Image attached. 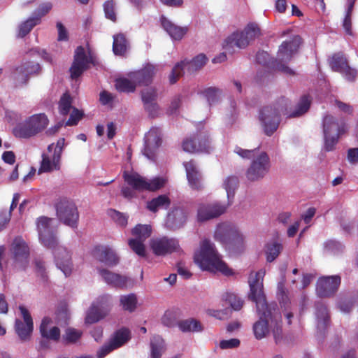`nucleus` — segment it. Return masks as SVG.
Returning a JSON list of instances; mask_svg holds the SVG:
<instances>
[{
	"label": "nucleus",
	"instance_id": "obj_1",
	"mask_svg": "<svg viewBox=\"0 0 358 358\" xmlns=\"http://www.w3.org/2000/svg\"><path fill=\"white\" fill-rule=\"evenodd\" d=\"M52 220L45 216L37 219L39 240L45 247L53 250L57 267L67 277L72 271L71 255L65 248L58 246L57 238L50 227Z\"/></svg>",
	"mask_w": 358,
	"mask_h": 358
},
{
	"label": "nucleus",
	"instance_id": "obj_2",
	"mask_svg": "<svg viewBox=\"0 0 358 358\" xmlns=\"http://www.w3.org/2000/svg\"><path fill=\"white\" fill-rule=\"evenodd\" d=\"M301 43V38L295 35L290 39L283 41L279 46L277 59H271L267 52L259 51L256 55L257 62L286 74L294 75V71L282 62H287L291 60L294 54L297 52Z\"/></svg>",
	"mask_w": 358,
	"mask_h": 358
},
{
	"label": "nucleus",
	"instance_id": "obj_3",
	"mask_svg": "<svg viewBox=\"0 0 358 358\" xmlns=\"http://www.w3.org/2000/svg\"><path fill=\"white\" fill-rule=\"evenodd\" d=\"M259 320L253 324V332L257 339L266 337L272 331L275 341L278 343L282 338V316L276 307L257 310Z\"/></svg>",
	"mask_w": 358,
	"mask_h": 358
},
{
	"label": "nucleus",
	"instance_id": "obj_4",
	"mask_svg": "<svg viewBox=\"0 0 358 358\" xmlns=\"http://www.w3.org/2000/svg\"><path fill=\"white\" fill-rule=\"evenodd\" d=\"M194 262L203 269L220 271L224 275L233 274L232 270L222 260L215 245L208 239H204L200 244L199 250L194 255Z\"/></svg>",
	"mask_w": 358,
	"mask_h": 358
},
{
	"label": "nucleus",
	"instance_id": "obj_5",
	"mask_svg": "<svg viewBox=\"0 0 358 358\" xmlns=\"http://www.w3.org/2000/svg\"><path fill=\"white\" fill-rule=\"evenodd\" d=\"M214 238L226 250L234 255L241 254L246 248L245 236L236 227L230 223L219 224L215 231Z\"/></svg>",
	"mask_w": 358,
	"mask_h": 358
},
{
	"label": "nucleus",
	"instance_id": "obj_6",
	"mask_svg": "<svg viewBox=\"0 0 358 358\" xmlns=\"http://www.w3.org/2000/svg\"><path fill=\"white\" fill-rule=\"evenodd\" d=\"M324 149L327 152L335 150L341 136L346 131V125L331 115H325L322 119Z\"/></svg>",
	"mask_w": 358,
	"mask_h": 358
},
{
	"label": "nucleus",
	"instance_id": "obj_7",
	"mask_svg": "<svg viewBox=\"0 0 358 358\" xmlns=\"http://www.w3.org/2000/svg\"><path fill=\"white\" fill-rule=\"evenodd\" d=\"M48 124L49 120L45 113L34 114L15 127L13 133L17 137L29 138L43 131Z\"/></svg>",
	"mask_w": 358,
	"mask_h": 358
},
{
	"label": "nucleus",
	"instance_id": "obj_8",
	"mask_svg": "<svg viewBox=\"0 0 358 358\" xmlns=\"http://www.w3.org/2000/svg\"><path fill=\"white\" fill-rule=\"evenodd\" d=\"M263 275L264 273L261 271L251 273L248 279L250 292L248 298L256 303L257 310L276 307L275 305L268 304L266 302V295L264 292Z\"/></svg>",
	"mask_w": 358,
	"mask_h": 358
},
{
	"label": "nucleus",
	"instance_id": "obj_9",
	"mask_svg": "<svg viewBox=\"0 0 358 358\" xmlns=\"http://www.w3.org/2000/svg\"><path fill=\"white\" fill-rule=\"evenodd\" d=\"M123 178L128 185L137 191L155 192L162 188L166 182L162 178L147 180L137 173H129L127 171L124 172Z\"/></svg>",
	"mask_w": 358,
	"mask_h": 358
},
{
	"label": "nucleus",
	"instance_id": "obj_10",
	"mask_svg": "<svg viewBox=\"0 0 358 358\" xmlns=\"http://www.w3.org/2000/svg\"><path fill=\"white\" fill-rule=\"evenodd\" d=\"M260 34V29L255 24L251 23L241 32H234L225 40L224 48L226 50L236 46L238 48H245L251 41H253Z\"/></svg>",
	"mask_w": 358,
	"mask_h": 358
},
{
	"label": "nucleus",
	"instance_id": "obj_11",
	"mask_svg": "<svg viewBox=\"0 0 358 358\" xmlns=\"http://www.w3.org/2000/svg\"><path fill=\"white\" fill-rule=\"evenodd\" d=\"M182 147L184 151L209 153L212 149L211 141L207 131H199L183 140Z\"/></svg>",
	"mask_w": 358,
	"mask_h": 358
},
{
	"label": "nucleus",
	"instance_id": "obj_12",
	"mask_svg": "<svg viewBox=\"0 0 358 358\" xmlns=\"http://www.w3.org/2000/svg\"><path fill=\"white\" fill-rule=\"evenodd\" d=\"M56 213L59 220L71 228H77L79 213L76 204L67 199H60L56 204Z\"/></svg>",
	"mask_w": 358,
	"mask_h": 358
},
{
	"label": "nucleus",
	"instance_id": "obj_13",
	"mask_svg": "<svg viewBox=\"0 0 358 358\" xmlns=\"http://www.w3.org/2000/svg\"><path fill=\"white\" fill-rule=\"evenodd\" d=\"M111 310L110 296L104 294L99 296L88 309L85 322L92 324L106 317Z\"/></svg>",
	"mask_w": 358,
	"mask_h": 358
},
{
	"label": "nucleus",
	"instance_id": "obj_14",
	"mask_svg": "<svg viewBox=\"0 0 358 358\" xmlns=\"http://www.w3.org/2000/svg\"><path fill=\"white\" fill-rule=\"evenodd\" d=\"M208 62L206 55L201 53L194 57L192 60H184L178 63L173 68L169 76L171 84L176 83L183 73V69H185L189 73H193L200 70Z\"/></svg>",
	"mask_w": 358,
	"mask_h": 358
},
{
	"label": "nucleus",
	"instance_id": "obj_15",
	"mask_svg": "<svg viewBox=\"0 0 358 358\" xmlns=\"http://www.w3.org/2000/svg\"><path fill=\"white\" fill-rule=\"evenodd\" d=\"M10 252L14 268L20 271L25 270L29 264V248L22 237L17 236L14 238Z\"/></svg>",
	"mask_w": 358,
	"mask_h": 358
},
{
	"label": "nucleus",
	"instance_id": "obj_16",
	"mask_svg": "<svg viewBox=\"0 0 358 358\" xmlns=\"http://www.w3.org/2000/svg\"><path fill=\"white\" fill-rule=\"evenodd\" d=\"M270 159L266 152H262L252 160L246 171V178L250 181H257L263 178L269 171Z\"/></svg>",
	"mask_w": 358,
	"mask_h": 358
},
{
	"label": "nucleus",
	"instance_id": "obj_17",
	"mask_svg": "<svg viewBox=\"0 0 358 358\" xmlns=\"http://www.w3.org/2000/svg\"><path fill=\"white\" fill-rule=\"evenodd\" d=\"M90 64L95 65L93 57L87 56L83 46L77 47L74 53L73 62L69 70L71 78L72 79L78 78L85 71L89 69Z\"/></svg>",
	"mask_w": 358,
	"mask_h": 358
},
{
	"label": "nucleus",
	"instance_id": "obj_18",
	"mask_svg": "<svg viewBox=\"0 0 358 358\" xmlns=\"http://www.w3.org/2000/svg\"><path fill=\"white\" fill-rule=\"evenodd\" d=\"M259 120L264 134L268 136L273 134L280 123V117L269 106H264L259 110Z\"/></svg>",
	"mask_w": 358,
	"mask_h": 358
},
{
	"label": "nucleus",
	"instance_id": "obj_19",
	"mask_svg": "<svg viewBox=\"0 0 358 358\" xmlns=\"http://www.w3.org/2000/svg\"><path fill=\"white\" fill-rule=\"evenodd\" d=\"M329 64L334 71L341 73L348 81L355 80L357 71L349 66L348 59L343 52L334 53L330 59Z\"/></svg>",
	"mask_w": 358,
	"mask_h": 358
},
{
	"label": "nucleus",
	"instance_id": "obj_20",
	"mask_svg": "<svg viewBox=\"0 0 358 358\" xmlns=\"http://www.w3.org/2000/svg\"><path fill=\"white\" fill-rule=\"evenodd\" d=\"M162 131L157 127H152L145 136L143 155L150 160H155L157 150L162 144Z\"/></svg>",
	"mask_w": 358,
	"mask_h": 358
},
{
	"label": "nucleus",
	"instance_id": "obj_21",
	"mask_svg": "<svg viewBox=\"0 0 358 358\" xmlns=\"http://www.w3.org/2000/svg\"><path fill=\"white\" fill-rule=\"evenodd\" d=\"M150 248L157 256L166 255L180 250L178 241L166 236L152 239Z\"/></svg>",
	"mask_w": 358,
	"mask_h": 358
},
{
	"label": "nucleus",
	"instance_id": "obj_22",
	"mask_svg": "<svg viewBox=\"0 0 358 358\" xmlns=\"http://www.w3.org/2000/svg\"><path fill=\"white\" fill-rule=\"evenodd\" d=\"M341 279L338 275L323 276L318 279L317 282V292L320 296H330L338 290Z\"/></svg>",
	"mask_w": 358,
	"mask_h": 358
},
{
	"label": "nucleus",
	"instance_id": "obj_23",
	"mask_svg": "<svg viewBox=\"0 0 358 358\" xmlns=\"http://www.w3.org/2000/svg\"><path fill=\"white\" fill-rule=\"evenodd\" d=\"M227 206L219 203L211 204H202L197 210V221L203 222L217 218L224 214L227 210Z\"/></svg>",
	"mask_w": 358,
	"mask_h": 358
},
{
	"label": "nucleus",
	"instance_id": "obj_24",
	"mask_svg": "<svg viewBox=\"0 0 358 358\" xmlns=\"http://www.w3.org/2000/svg\"><path fill=\"white\" fill-rule=\"evenodd\" d=\"M187 220V212L180 206L173 207L168 213L165 225L170 230H176L182 228Z\"/></svg>",
	"mask_w": 358,
	"mask_h": 358
},
{
	"label": "nucleus",
	"instance_id": "obj_25",
	"mask_svg": "<svg viewBox=\"0 0 358 358\" xmlns=\"http://www.w3.org/2000/svg\"><path fill=\"white\" fill-rule=\"evenodd\" d=\"M93 257L99 262L113 267L118 264L120 259L115 252L109 246L97 245L92 250Z\"/></svg>",
	"mask_w": 358,
	"mask_h": 358
},
{
	"label": "nucleus",
	"instance_id": "obj_26",
	"mask_svg": "<svg viewBox=\"0 0 358 358\" xmlns=\"http://www.w3.org/2000/svg\"><path fill=\"white\" fill-rule=\"evenodd\" d=\"M41 70L38 63L26 62L15 69L14 78L20 84L26 85L29 79V76L38 75Z\"/></svg>",
	"mask_w": 358,
	"mask_h": 358
},
{
	"label": "nucleus",
	"instance_id": "obj_27",
	"mask_svg": "<svg viewBox=\"0 0 358 358\" xmlns=\"http://www.w3.org/2000/svg\"><path fill=\"white\" fill-rule=\"evenodd\" d=\"M188 183L192 189L195 190H201L203 187L202 184L201 174L196 167V164L194 160H190L183 164Z\"/></svg>",
	"mask_w": 358,
	"mask_h": 358
},
{
	"label": "nucleus",
	"instance_id": "obj_28",
	"mask_svg": "<svg viewBox=\"0 0 358 358\" xmlns=\"http://www.w3.org/2000/svg\"><path fill=\"white\" fill-rule=\"evenodd\" d=\"M62 155V148L59 151L54 150L52 156H49L45 153L42 154V160L41 162L39 173H49L53 171L60 169V160Z\"/></svg>",
	"mask_w": 358,
	"mask_h": 358
},
{
	"label": "nucleus",
	"instance_id": "obj_29",
	"mask_svg": "<svg viewBox=\"0 0 358 358\" xmlns=\"http://www.w3.org/2000/svg\"><path fill=\"white\" fill-rule=\"evenodd\" d=\"M99 273L104 282L108 285L116 288L127 287L129 280L127 276L113 273L106 268L99 269Z\"/></svg>",
	"mask_w": 358,
	"mask_h": 358
},
{
	"label": "nucleus",
	"instance_id": "obj_30",
	"mask_svg": "<svg viewBox=\"0 0 358 358\" xmlns=\"http://www.w3.org/2000/svg\"><path fill=\"white\" fill-rule=\"evenodd\" d=\"M160 22L164 29L174 40H181L188 31L187 27L178 26L164 15L160 17Z\"/></svg>",
	"mask_w": 358,
	"mask_h": 358
},
{
	"label": "nucleus",
	"instance_id": "obj_31",
	"mask_svg": "<svg viewBox=\"0 0 358 358\" xmlns=\"http://www.w3.org/2000/svg\"><path fill=\"white\" fill-rule=\"evenodd\" d=\"M155 74V67L148 64L142 69L132 73L131 78L138 85H148Z\"/></svg>",
	"mask_w": 358,
	"mask_h": 358
},
{
	"label": "nucleus",
	"instance_id": "obj_32",
	"mask_svg": "<svg viewBox=\"0 0 358 358\" xmlns=\"http://www.w3.org/2000/svg\"><path fill=\"white\" fill-rule=\"evenodd\" d=\"M51 322L48 317L43 318L40 325V334L43 338L57 342L60 338V329L57 327H53L48 331V327Z\"/></svg>",
	"mask_w": 358,
	"mask_h": 358
},
{
	"label": "nucleus",
	"instance_id": "obj_33",
	"mask_svg": "<svg viewBox=\"0 0 358 358\" xmlns=\"http://www.w3.org/2000/svg\"><path fill=\"white\" fill-rule=\"evenodd\" d=\"M129 43L124 34L120 33L113 36V51L115 55L124 56Z\"/></svg>",
	"mask_w": 358,
	"mask_h": 358
},
{
	"label": "nucleus",
	"instance_id": "obj_34",
	"mask_svg": "<svg viewBox=\"0 0 358 358\" xmlns=\"http://www.w3.org/2000/svg\"><path fill=\"white\" fill-rule=\"evenodd\" d=\"M171 199L166 194H161L147 202L146 208L152 213L159 209H167L171 205Z\"/></svg>",
	"mask_w": 358,
	"mask_h": 358
},
{
	"label": "nucleus",
	"instance_id": "obj_35",
	"mask_svg": "<svg viewBox=\"0 0 358 358\" xmlns=\"http://www.w3.org/2000/svg\"><path fill=\"white\" fill-rule=\"evenodd\" d=\"M34 324L26 323L19 319H16L15 324V333L17 334L22 341L29 340L33 331Z\"/></svg>",
	"mask_w": 358,
	"mask_h": 358
},
{
	"label": "nucleus",
	"instance_id": "obj_36",
	"mask_svg": "<svg viewBox=\"0 0 358 358\" xmlns=\"http://www.w3.org/2000/svg\"><path fill=\"white\" fill-rule=\"evenodd\" d=\"M166 350L164 340L159 336H155L150 341V358H161Z\"/></svg>",
	"mask_w": 358,
	"mask_h": 358
},
{
	"label": "nucleus",
	"instance_id": "obj_37",
	"mask_svg": "<svg viewBox=\"0 0 358 358\" xmlns=\"http://www.w3.org/2000/svg\"><path fill=\"white\" fill-rule=\"evenodd\" d=\"M316 317L317 320V328L325 329L329 323V315L327 306L323 303L317 304Z\"/></svg>",
	"mask_w": 358,
	"mask_h": 358
},
{
	"label": "nucleus",
	"instance_id": "obj_38",
	"mask_svg": "<svg viewBox=\"0 0 358 358\" xmlns=\"http://www.w3.org/2000/svg\"><path fill=\"white\" fill-rule=\"evenodd\" d=\"M181 317L178 309L168 310L162 317V323L168 327H173L178 325Z\"/></svg>",
	"mask_w": 358,
	"mask_h": 358
},
{
	"label": "nucleus",
	"instance_id": "obj_39",
	"mask_svg": "<svg viewBox=\"0 0 358 358\" xmlns=\"http://www.w3.org/2000/svg\"><path fill=\"white\" fill-rule=\"evenodd\" d=\"M310 99L308 95H303L296 106V109L289 114V118L297 117L305 114L310 108Z\"/></svg>",
	"mask_w": 358,
	"mask_h": 358
},
{
	"label": "nucleus",
	"instance_id": "obj_40",
	"mask_svg": "<svg viewBox=\"0 0 358 358\" xmlns=\"http://www.w3.org/2000/svg\"><path fill=\"white\" fill-rule=\"evenodd\" d=\"M291 101L285 96H281L278 99L273 105V109L275 113L280 117L281 115H287L288 117L289 114L292 113L290 111Z\"/></svg>",
	"mask_w": 358,
	"mask_h": 358
},
{
	"label": "nucleus",
	"instance_id": "obj_41",
	"mask_svg": "<svg viewBox=\"0 0 358 358\" xmlns=\"http://www.w3.org/2000/svg\"><path fill=\"white\" fill-rule=\"evenodd\" d=\"M129 339V331L127 329H121L115 331L110 339V343L117 349L122 346Z\"/></svg>",
	"mask_w": 358,
	"mask_h": 358
},
{
	"label": "nucleus",
	"instance_id": "obj_42",
	"mask_svg": "<svg viewBox=\"0 0 358 358\" xmlns=\"http://www.w3.org/2000/svg\"><path fill=\"white\" fill-rule=\"evenodd\" d=\"M120 303L122 309L125 311L132 313L137 307V297L135 294L122 295L120 298Z\"/></svg>",
	"mask_w": 358,
	"mask_h": 358
},
{
	"label": "nucleus",
	"instance_id": "obj_43",
	"mask_svg": "<svg viewBox=\"0 0 358 358\" xmlns=\"http://www.w3.org/2000/svg\"><path fill=\"white\" fill-rule=\"evenodd\" d=\"M282 245L276 241L268 243L266 245V261L268 262H273L282 250Z\"/></svg>",
	"mask_w": 358,
	"mask_h": 358
},
{
	"label": "nucleus",
	"instance_id": "obj_44",
	"mask_svg": "<svg viewBox=\"0 0 358 358\" xmlns=\"http://www.w3.org/2000/svg\"><path fill=\"white\" fill-rule=\"evenodd\" d=\"M38 24H39V18L30 17L19 25L17 37L24 38Z\"/></svg>",
	"mask_w": 358,
	"mask_h": 358
},
{
	"label": "nucleus",
	"instance_id": "obj_45",
	"mask_svg": "<svg viewBox=\"0 0 358 358\" xmlns=\"http://www.w3.org/2000/svg\"><path fill=\"white\" fill-rule=\"evenodd\" d=\"M222 299L229 303L230 307L235 311L240 310L244 304V301L232 292L224 293L222 295Z\"/></svg>",
	"mask_w": 358,
	"mask_h": 358
},
{
	"label": "nucleus",
	"instance_id": "obj_46",
	"mask_svg": "<svg viewBox=\"0 0 358 358\" xmlns=\"http://www.w3.org/2000/svg\"><path fill=\"white\" fill-rule=\"evenodd\" d=\"M131 234L136 238L145 241L151 236L152 227L149 224H138L132 229Z\"/></svg>",
	"mask_w": 358,
	"mask_h": 358
},
{
	"label": "nucleus",
	"instance_id": "obj_47",
	"mask_svg": "<svg viewBox=\"0 0 358 358\" xmlns=\"http://www.w3.org/2000/svg\"><path fill=\"white\" fill-rule=\"evenodd\" d=\"M178 327L182 332L200 331L202 330L200 322L194 319L180 320Z\"/></svg>",
	"mask_w": 358,
	"mask_h": 358
},
{
	"label": "nucleus",
	"instance_id": "obj_48",
	"mask_svg": "<svg viewBox=\"0 0 358 358\" xmlns=\"http://www.w3.org/2000/svg\"><path fill=\"white\" fill-rule=\"evenodd\" d=\"M134 80H130L127 78L117 79L115 82V87L120 92H133L136 86Z\"/></svg>",
	"mask_w": 358,
	"mask_h": 358
},
{
	"label": "nucleus",
	"instance_id": "obj_49",
	"mask_svg": "<svg viewBox=\"0 0 358 358\" xmlns=\"http://www.w3.org/2000/svg\"><path fill=\"white\" fill-rule=\"evenodd\" d=\"M72 108V98L69 92L63 94L59 101V110L61 115L65 116Z\"/></svg>",
	"mask_w": 358,
	"mask_h": 358
},
{
	"label": "nucleus",
	"instance_id": "obj_50",
	"mask_svg": "<svg viewBox=\"0 0 358 358\" xmlns=\"http://www.w3.org/2000/svg\"><path fill=\"white\" fill-rule=\"evenodd\" d=\"M201 94L206 99L208 104L211 106L218 101L220 90L217 87H210L203 90Z\"/></svg>",
	"mask_w": 358,
	"mask_h": 358
},
{
	"label": "nucleus",
	"instance_id": "obj_51",
	"mask_svg": "<svg viewBox=\"0 0 358 358\" xmlns=\"http://www.w3.org/2000/svg\"><path fill=\"white\" fill-rule=\"evenodd\" d=\"M143 241L137 239L136 238L129 240L128 244L131 249L138 256H145V248L143 244Z\"/></svg>",
	"mask_w": 358,
	"mask_h": 358
},
{
	"label": "nucleus",
	"instance_id": "obj_52",
	"mask_svg": "<svg viewBox=\"0 0 358 358\" xmlns=\"http://www.w3.org/2000/svg\"><path fill=\"white\" fill-rule=\"evenodd\" d=\"M81 336L82 331L73 328H68L66 329L63 338L67 343H73L77 342Z\"/></svg>",
	"mask_w": 358,
	"mask_h": 358
},
{
	"label": "nucleus",
	"instance_id": "obj_53",
	"mask_svg": "<svg viewBox=\"0 0 358 358\" xmlns=\"http://www.w3.org/2000/svg\"><path fill=\"white\" fill-rule=\"evenodd\" d=\"M115 6V3L114 0H108L103 3V10L106 17L114 22L117 20Z\"/></svg>",
	"mask_w": 358,
	"mask_h": 358
},
{
	"label": "nucleus",
	"instance_id": "obj_54",
	"mask_svg": "<svg viewBox=\"0 0 358 358\" xmlns=\"http://www.w3.org/2000/svg\"><path fill=\"white\" fill-rule=\"evenodd\" d=\"M238 184V178L236 176H229L224 181V187L227 193V196H234V191Z\"/></svg>",
	"mask_w": 358,
	"mask_h": 358
},
{
	"label": "nucleus",
	"instance_id": "obj_55",
	"mask_svg": "<svg viewBox=\"0 0 358 358\" xmlns=\"http://www.w3.org/2000/svg\"><path fill=\"white\" fill-rule=\"evenodd\" d=\"M34 264L37 276L40 277L42 280L46 281L48 275L44 261L40 258H36L34 261Z\"/></svg>",
	"mask_w": 358,
	"mask_h": 358
},
{
	"label": "nucleus",
	"instance_id": "obj_56",
	"mask_svg": "<svg viewBox=\"0 0 358 358\" xmlns=\"http://www.w3.org/2000/svg\"><path fill=\"white\" fill-rule=\"evenodd\" d=\"M157 96V92L153 88L145 89L141 92V99L143 104L156 102Z\"/></svg>",
	"mask_w": 358,
	"mask_h": 358
},
{
	"label": "nucleus",
	"instance_id": "obj_57",
	"mask_svg": "<svg viewBox=\"0 0 358 358\" xmlns=\"http://www.w3.org/2000/svg\"><path fill=\"white\" fill-rule=\"evenodd\" d=\"M52 5L51 3H44L39 6V7L34 11L33 14L34 18H39V24L41 22V18L52 9Z\"/></svg>",
	"mask_w": 358,
	"mask_h": 358
},
{
	"label": "nucleus",
	"instance_id": "obj_58",
	"mask_svg": "<svg viewBox=\"0 0 358 358\" xmlns=\"http://www.w3.org/2000/svg\"><path fill=\"white\" fill-rule=\"evenodd\" d=\"M109 215L117 224L122 227H125L127 224L128 217L124 214L111 209L109 211Z\"/></svg>",
	"mask_w": 358,
	"mask_h": 358
},
{
	"label": "nucleus",
	"instance_id": "obj_59",
	"mask_svg": "<svg viewBox=\"0 0 358 358\" xmlns=\"http://www.w3.org/2000/svg\"><path fill=\"white\" fill-rule=\"evenodd\" d=\"M84 113L76 108H73V110L70 115L69 120L66 122V126L77 125L78 122L83 118Z\"/></svg>",
	"mask_w": 358,
	"mask_h": 358
},
{
	"label": "nucleus",
	"instance_id": "obj_60",
	"mask_svg": "<svg viewBox=\"0 0 358 358\" xmlns=\"http://www.w3.org/2000/svg\"><path fill=\"white\" fill-rule=\"evenodd\" d=\"M258 150L259 147L251 150H246L240 147H236L234 150V152L242 158L251 159L257 155Z\"/></svg>",
	"mask_w": 358,
	"mask_h": 358
},
{
	"label": "nucleus",
	"instance_id": "obj_61",
	"mask_svg": "<svg viewBox=\"0 0 358 358\" xmlns=\"http://www.w3.org/2000/svg\"><path fill=\"white\" fill-rule=\"evenodd\" d=\"M181 104V96L180 95L176 96L171 101L169 107L167 109L168 115L175 114L178 109L180 108Z\"/></svg>",
	"mask_w": 358,
	"mask_h": 358
},
{
	"label": "nucleus",
	"instance_id": "obj_62",
	"mask_svg": "<svg viewBox=\"0 0 358 358\" xmlns=\"http://www.w3.org/2000/svg\"><path fill=\"white\" fill-rule=\"evenodd\" d=\"M240 341L237 338H231L229 340H222L220 343V347L222 349H230L238 347Z\"/></svg>",
	"mask_w": 358,
	"mask_h": 358
},
{
	"label": "nucleus",
	"instance_id": "obj_63",
	"mask_svg": "<svg viewBox=\"0 0 358 358\" xmlns=\"http://www.w3.org/2000/svg\"><path fill=\"white\" fill-rule=\"evenodd\" d=\"M10 212L6 210L0 212V231L3 230L10 220Z\"/></svg>",
	"mask_w": 358,
	"mask_h": 358
},
{
	"label": "nucleus",
	"instance_id": "obj_64",
	"mask_svg": "<svg viewBox=\"0 0 358 358\" xmlns=\"http://www.w3.org/2000/svg\"><path fill=\"white\" fill-rule=\"evenodd\" d=\"M144 108L150 117H155L157 116L159 108L156 102L144 104Z\"/></svg>",
	"mask_w": 358,
	"mask_h": 358
}]
</instances>
